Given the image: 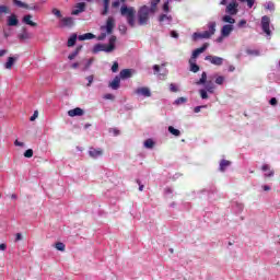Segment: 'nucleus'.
<instances>
[{"label": "nucleus", "mask_w": 280, "mask_h": 280, "mask_svg": "<svg viewBox=\"0 0 280 280\" xmlns=\"http://www.w3.org/2000/svg\"><path fill=\"white\" fill-rule=\"evenodd\" d=\"M120 14L126 19L129 26L136 27L137 10L135 9V7H128L126 4H122L120 7Z\"/></svg>", "instance_id": "obj_1"}, {"label": "nucleus", "mask_w": 280, "mask_h": 280, "mask_svg": "<svg viewBox=\"0 0 280 280\" xmlns=\"http://www.w3.org/2000/svg\"><path fill=\"white\" fill-rule=\"evenodd\" d=\"M150 12H152V10H150L148 5H142L138 9V12H137L138 25L140 26L148 25V23L150 22Z\"/></svg>", "instance_id": "obj_2"}, {"label": "nucleus", "mask_w": 280, "mask_h": 280, "mask_svg": "<svg viewBox=\"0 0 280 280\" xmlns=\"http://www.w3.org/2000/svg\"><path fill=\"white\" fill-rule=\"evenodd\" d=\"M115 43H117V36L112 35L109 37V44H97L94 46V54L97 51H105L106 54H110V51H115Z\"/></svg>", "instance_id": "obj_3"}, {"label": "nucleus", "mask_w": 280, "mask_h": 280, "mask_svg": "<svg viewBox=\"0 0 280 280\" xmlns=\"http://www.w3.org/2000/svg\"><path fill=\"white\" fill-rule=\"evenodd\" d=\"M215 26H217L215 22H209L208 23L209 31H205L203 33H194L192 40H198L200 38H211L213 34H215Z\"/></svg>", "instance_id": "obj_4"}, {"label": "nucleus", "mask_w": 280, "mask_h": 280, "mask_svg": "<svg viewBox=\"0 0 280 280\" xmlns=\"http://www.w3.org/2000/svg\"><path fill=\"white\" fill-rule=\"evenodd\" d=\"M115 30V19L108 18L106 21V25L101 26L102 32H106V34H113Z\"/></svg>", "instance_id": "obj_5"}, {"label": "nucleus", "mask_w": 280, "mask_h": 280, "mask_svg": "<svg viewBox=\"0 0 280 280\" xmlns=\"http://www.w3.org/2000/svg\"><path fill=\"white\" fill-rule=\"evenodd\" d=\"M205 60H208L209 62H211V65H214L215 67H222V65L224 63V58L222 57H218V56H206Z\"/></svg>", "instance_id": "obj_6"}, {"label": "nucleus", "mask_w": 280, "mask_h": 280, "mask_svg": "<svg viewBox=\"0 0 280 280\" xmlns=\"http://www.w3.org/2000/svg\"><path fill=\"white\" fill-rule=\"evenodd\" d=\"M261 27L265 34H267V36H270V18H268V15L262 16Z\"/></svg>", "instance_id": "obj_7"}, {"label": "nucleus", "mask_w": 280, "mask_h": 280, "mask_svg": "<svg viewBox=\"0 0 280 280\" xmlns=\"http://www.w3.org/2000/svg\"><path fill=\"white\" fill-rule=\"evenodd\" d=\"M208 47H209V43H205L200 48L195 49L192 51L190 60L196 62V58H198V55L199 54H205V51H207Z\"/></svg>", "instance_id": "obj_8"}, {"label": "nucleus", "mask_w": 280, "mask_h": 280, "mask_svg": "<svg viewBox=\"0 0 280 280\" xmlns=\"http://www.w3.org/2000/svg\"><path fill=\"white\" fill-rule=\"evenodd\" d=\"M237 8H240V4L235 1H232L228 4L225 12L231 15L237 14Z\"/></svg>", "instance_id": "obj_9"}, {"label": "nucleus", "mask_w": 280, "mask_h": 280, "mask_svg": "<svg viewBox=\"0 0 280 280\" xmlns=\"http://www.w3.org/2000/svg\"><path fill=\"white\" fill-rule=\"evenodd\" d=\"M85 10H86V3H84V2H79V3H77L75 9L72 10L71 14H72L73 16H78V14L84 12Z\"/></svg>", "instance_id": "obj_10"}, {"label": "nucleus", "mask_w": 280, "mask_h": 280, "mask_svg": "<svg viewBox=\"0 0 280 280\" xmlns=\"http://www.w3.org/2000/svg\"><path fill=\"white\" fill-rule=\"evenodd\" d=\"M136 73L135 69H124L119 73V78L121 80H128V78H132V74Z\"/></svg>", "instance_id": "obj_11"}, {"label": "nucleus", "mask_w": 280, "mask_h": 280, "mask_svg": "<svg viewBox=\"0 0 280 280\" xmlns=\"http://www.w3.org/2000/svg\"><path fill=\"white\" fill-rule=\"evenodd\" d=\"M89 154H90L91 159H100V156H103L104 150L90 148Z\"/></svg>", "instance_id": "obj_12"}, {"label": "nucleus", "mask_w": 280, "mask_h": 280, "mask_svg": "<svg viewBox=\"0 0 280 280\" xmlns=\"http://www.w3.org/2000/svg\"><path fill=\"white\" fill-rule=\"evenodd\" d=\"M137 95H143V97H152V92H150V88H138L136 90Z\"/></svg>", "instance_id": "obj_13"}, {"label": "nucleus", "mask_w": 280, "mask_h": 280, "mask_svg": "<svg viewBox=\"0 0 280 280\" xmlns=\"http://www.w3.org/2000/svg\"><path fill=\"white\" fill-rule=\"evenodd\" d=\"M69 117H82L84 115V109L77 107L74 109L68 110Z\"/></svg>", "instance_id": "obj_14"}, {"label": "nucleus", "mask_w": 280, "mask_h": 280, "mask_svg": "<svg viewBox=\"0 0 280 280\" xmlns=\"http://www.w3.org/2000/svg\"><path fill=\"white\" fill-rule=\"evenodd\" d=\"M33 16L32 14H27L23 16V23H25V25H30L31 27H37L38 24L34 21H32Z\"/></svg>", "instance_id": "obj_15"}, {"label": "nucleus", "mask_w": 280, "mask_h": 280, "mask_svg": "<svg viewBox=\"0 0 280 280\" xmlns=\"http://www.w3.org/2000/svg\"><path fill=\"white\" fill-rule=\"evenodd\" d=\"M19 40L23 42V40H30V38H32V34L30 32H27V28H23L22 33H20L18 35Z\"/></svg>", "instance_id": "obj_16"}, {"label": "nucleus", "mask_w": 280, "mask_h": 280, "mask_svg": "<svg viewBox=\"0 0 280 280\" xmlns=\"http://www.w3.org/2000/svg\"><path fill=\"white\" fill-rule=\"evenodd\" d=\"M120 84H121V78L119 75H116L114 80L109 83V86L110 89H113V91H117Z\"/></svg>", "instance_id": "obj_17"}, {"label": "nucleus", "mask_w": 280, "mask_h": 280, "mask_svg": "<svg viewBox=\"0 0 280 280\" xmlns=\"http://www.w3.org/2000/svg\"><path fill=\"white\" fill-rule=\"evenodd\" d=\"M7 24L9 25V27H16V25H19V18H16L15 14H11L8 18Z\"/></svg>", "instance_id": "obj_18"}, {"label": "nucleus", "mask_w": 280, "mask_h": 280, "mask_svg": "<svg viewBox=\"0 0 280 280\" xmlns=\"http://www.w3.org/2000/svg\"><path fill=\"white\" fill-rule=\"evenodd\" d=\"M231 32H233V25L231 24H226L222 27L221 30V34L222 36L226 37V36H231Z\"/></svg>", "instance_id": "obj_19"}, {"label": "nucleus", "mask_w": 280, "mask_h": 280, "mask_svg": "<svg viewBox=\"0 0 280 280\" xmlns=\"http://www.w3.org/2000/svg\"><path fill=\"white\" fill-rule=\"evenodd\" d=\"M19 60V57H9L8 61L4 63V68L11 70L14 67V62Z\"/></svg>", "instance_id": "obj_20"}, {"label": "nucleus", "mask_w": 280, "mask_h": 280, "mask_svg": "<svg viewBox=\"0 0 280 280\" xmlns=\"http://www.w3.org/2000/svg\"><path fill=\"white\" fill-rule=\"evenodd\" d=\"M60 23L62 27H71L73 25V18H62Z\"/></svg>", "instance_id": "obj_21"}, {"label": "nucleus", "mask_w": 280, "mask_h": 280, "mask_svg": "<svg viewBox=\"0 0 280 280\" xmlns=\"http://www.w3.org/2000/svg\"><path fill=\"white\" fill-rule=\"evenodd\" d=\"M231 161L229 160H221L220 162V172H226V167H230Z\"/></svg>", "instance_id": "obj_22"}, {"label": "nucleus", "mask_w": 280, "mask_h": 280, "mask_svg": "<svg viewBox=\"0 0 280 280\" xmlns=\"http://www.w3.org/2000/svg\"><path fill=\"white\" fill-rule=\"evenodd\" d=\"M189 65H190V71L192 73H198L200 71V67L196 63V61L189 59Z\"/></svg>", "instance_id": "obj_23"}, {"label": "nucleus", "mask_w": 280, "mask_h": 280, "mask_svg": "<svg viewBox=\"0 0 280 280\" xmlns=\"http://www.w3.org/2000/svg\"><path fill=\"white\" fill-rule=\"evenodd\" d=\"M95 38V35L93 33H85L83 35H79V40H91Z\"/></svg>", "instance_id": "obj_24"}, {"label": "nucleus", "mask_w": 280, "mask_h": 280, "mask_svg": "<svg viewBox=\"0 0 280 280\" xmlns=\"http://www.w3.org/2000/svg\"><path fill=\"white\" fill-rule=\"evenodd\" d=\"M206 91H208V93H213L215 91V85L213 84V81L206 82Z\"/></svg>", "instance_id": "obj_25"}, {"label": "nucleus", "mask_w": 280, "mask_h": 280, "mask_svg": "<svg viewBox=\"0 0 280 280\" xmlns=\"http://www.w3.org/2000/svg\"><path fill=\"white\" fill-rule=\"evenodd\" d=\"M109 5H110V0H103V7H104V10L102 12L103 16H106V14H108Z\"/></svg>", "instance_id": "obj_26"}, {"label": "nucleus", "mask_w": 280, "mask_h": 280, "mask_svg": "<svg viewBox=\"0 0 280 280\" xmlns=\"http://www.w3.org/2000/svg\"><path fill=\"white\" fill-rule=\"evenodd\" d=\"M13 3L14 5H18V8H25V10H30V5L21 0H13Z\"/></svg>", "instance_id": "obj_27"}, {"label": "nucleus", "mask_w": 280, "mask_h": 280, "mask_svg": "<svg viewBox=\"0 0 280 280\" xmlns=\"http://www.w3.org/2000/svg\"><path fill=\"white\" fill-rule=\"evenodd\" d=\"M168 132H171V135H173L174 137H180V130L172 126L168 127Z\"/></svg>", "instance_id": "obj_28"}, {"label": "nucleus", "mask_w": 280, "mask_h": 280, "mask_svg": "<svg viewBox=\"0 0 280 280\" xmlns=\"http://www.w3.org/2000/svg\"><path fill=\"white\" fill-rule=\"evenodd\" d=\"M80 49H82L81 46H80V47H77L75 50H74L72 54H70V55L68 56V59H69V60H74V58L78 56V54H80Z\"/></svg>", "instance_id": "obj_29"}, {"label": "nucleus", "mask_w": 280, "mask_h": 280, "mask_svg": "<svg viewBox=\"0 0 280 280\" xmlns=\"http://www.w3.org/2000/svg\"><path fill=\"white\" fill-rule=\"evenodd\" d=\"M159 21H160V23H163L164 21H168V23H171V21H172V15L162 14V15H160V18H159Z\"/></svg>", "instance_id": "obj_30"}, {"label": "nucleus", "mask_w": 280, "mask_h": 280, "mask_svg": "<svg viewBox=\"0 0 280 280\" xmlns=\"http://www.w3.org/2000/svg\"><path fill=\"white\" fill-rule=\"evenodd\" d=\"M144 148H148L149 150L154 148V140L153 139H147L144 141Z\"/></svg>", "instance_id": "obj_31"}, {"label": "nucleus", "mask_w": 280, "mask_h": 280, "mask_svg": "<svg viewBox=\"0 0 280 280\" xmlns=\"http://www.w3.org/2000/svg\"><path fill=\"white\" fill-rule=\"evenodd\" d=\"M75 40H78V35H72V36L68 39V47H73V45H75Z\"/></svg>", "instance_id": "obj_32"}, {"label": "nucleus", "mask_w": 280, "mask_h": 280, "mask_svg": "<svg viewBox=\"0 0 280 280\" xmlns=\"http://www.w3.org/2000/svg\"><path fill=\"white\" fill-rule=\"evenodd\" d=\"M159 3H161V0H152L151 1V8H149L151 10V12H156V5H159Z\"/></svg>", "instance_id": "obj_33"}, {"label": "nucleus", "mask_w": 280, "mask_h": 280, "mask_svg": "<svg viewBox=\"0 0 280 280\" xmlns=\"http://www.w3.org/2000/svg\"><path fill=\"white\" fill-rule=\"evenodd\" d=\"M224 23H230V25H233L235 23V19H233L231 15L223 16Z\"/></svg>", "instance_id": "obj_34"}, {"label": "nucleus", "mask_w": 280, "mask_h": 280, "mask_svg": "<svg viewBox=\"0 0 280 280\" xmlns=\"http://www.w3.org/2000/svg\"><path fill=\"white\" fill-rule=\"evenodd\" d=\"M55 248H56L57 250H60L61 253H63V250H65V248H66V245H65V243H62V242H58V243L55 244Z\"/></svg>", "instance_id": "obj_35"}, {"label": "nucleus", "mask_w": 280, "mask_h": 280, "mask_svg": "<svg viewBox=\"0 0 280 280\" xmlns=\"http://www.w3.org/2000/svg\"><path fill=\"white\" fill-rule=\"evenodd\" d=\"M187 102V97H178L177 100H175L174 104H176V106H180V104H186Z\"/></svg>", "instance_id": "obj_36"}, {"label": "nucleus", "mask_w": 280, "mask_h": 280, "mask_svg": "<svg viewBox=\"0 0 280 280\" xmlns=\"http://www.w3.org/2000/svg\"><path fill=\"white\" fill-rule=\"evenodd\" d=\"M207 72H202L200 80L197 82V84H207Z\"/></svg>", "instance_id": "obj_37"}, {"label": "nucleus", "mask_w": 280, "mask_h": 280, "mask_svg": "<svg viewBox=\"0 0 280 280\" xmlns=\"http://www.w3.org/2000/svg\"><path fill=\"white\" fill-rule=\"evenodd\" d=\"M24 156H25V159H32V156H34V150L27 149V150L24 152Z\"/></svg>", "instance_id": "obj_38"}, {"label": "nucleus", "mask_w": 280, "mask_h": 280, "mask_svg": "<svg viewBox=\"0 0 280 280\" xmlns=\"http://www.w3.org/2000/svg\"><path fill=\"white\" fill-rule=\"evenodd\" d=\"M248 56H259V50L246 49Z\"/></svg>", "instance_id": "obj_39"}, {"label": "nucleus", "mask_w": 280, "mask_h": 280, "mask_svg": "<svg viewBox=\"0 0 280 280\" xmlns=\"http://www.w3.org/2000/svg\"><path fill=\"white\" fill-rule=\"evenodd\" d=\"M241 3H247L248 8H253L255 5V0H238Z\"/></svg>", "instance_id": "obj_40"}, {"label": "nucleus", "mask_w": 280, "mask_h": 280, "mask_svg": "<svg viewBox=\"0 0 280 280\" xmlns=\"http://www.w3.org/2000/svg\"><path fill=\"white\" fill-rule=\"evenodd\" d=\"M214 82H215V84H219V85L224 84V77L223 75L217 77Z\"/></svg>", "instance_id": "obj_41"}, {"label": "nucleus", "mask_w": 280, "mask_h": 280, "mask_svg": "<svg viewBox=\"0 0 280 280\" xmlns=\"http://www.w3.org/2000/svg\"><path fill=\"white\" fill-rule=\"evenodd\" d=\"M52 14L57 16V19H62V13L58 9H52Z\"/></svg>", "instance_id": "obj_42"}, {"label": "nucleus", "mask_w": 280, "mask_h": 280, "mask_svg": "<svg viewBox=\"0 0 280 280\" xmlns=\"http://www.w3.org/2000/svg\"><path fill=\"white\" fill-rule=\"evenodd\" d=\"M170 92L171 93H178V88L176 86V84H174V83L170 84Z\"/></svg>", "instance_id": "obj_43"}, {"label": "nucleus", "mask_w": 280, "mask_h": 280, "mask_svg": "<svg viewBox=\"0 0 280 280\" xmlns=\"http://www.w3.org/2000/svg\"><path fill=\"white\" fill-rule=\"evenodd\" d=\"M112 71L113 73H117V71H119V63L117 61L113 63Z\"/></svg>", "instance_id": "obj_44"}, {"label": "nucleus", "mask_w": 280, "mask_h": 280, "mask_svg": "<svg viewBox=\"0 0 280 280\" xmlns=\"http://www.w3.org/2000/svg\"><path fill=\"white\" fill-rule=\"evenodd\" d=\"M201 100H209V94H207L206 90H200Z\"/></svg>", "instance_id": "obj_45"}, {"label": "nucleus", "mask_w": 280, "mask_h": 280, "mask_svg": "<svg viewBox=\"0 0 280 280\" xmlns=\"http://www.w3.org/2000/svg\"><path fill=\"white\" fill-rule=\"evenodd\" d=\"M266 9H267V10H270L271 12H273V10H275V3L268 2L267 5H266Z\"/></svg>", "instance_id": "obj_46"}, {"label": "nucleus", "mask_w": 280, "mask_h": 280, "mask_svg": "<svg viewBox=\"0 0 280 280\" xmlns=\"http://www.w3.org/2000/svg\"><path fill=\"white\" fill-rule=\"evenodd\" d=\"M153 71H154V74L158 75V73L161 71V66L154 65L153 66Z\"/></svg>", "instance_id": "obj_47"}, {"label": "nucleus", "mask_w": 280, "mask_h": 280, "mask_svg": "<svg viewBox=\"0 0 280 280\" xmlns=\"http://www.w3.org/2000/svg\"><path fill=\"white\" fill-rule=\"evenodd\" d=\"M163 11H164V12H170V1H167V2H165V3L163 4Z\"/></svg>", "instance_id": "obj_48"}, {"label": "nucleus", "mask_w": 280, "mask_h": 280, "mask_svg": "<svg viewBox=\"0 0 280 280\" xmlns=\"http://www.w3.org/2000/svg\"><path fill=\"white\" fill-rule=\"evenodd\" d=\"M202 108H207V105H202V106H197L194 108V113H200V110H202Z\"/></svg>", "instance_id": "obj_49"}, {"label": "nucleus", "mask_w": 280, "mask_h": 280, "mask_svg": "<svg viewBox=\"0 0 280 280\" xmlns=\"http://www.w3.org/2000/svg\"><path fill=\"white\" fill-rule=\"evenodd\" d=\"M120 5V0H114L112 3V8H119Z\"/></svg>", "instance_id": "obj_50"}, {"label": "nucleus", "mask_w": 280, "mask_h": 280, "mask_svg": "<svg viewBox=\"0 0 280 280\" xmlns=\"http://www.w3.org/2000/svg\"><path fill=\"white\" fill-rule=\"evenodd\" d=\"M86 80H88V86H91V84H93V75L86 77Z\"/></svg>", "instance_id": "obj_51"}, {"label": "nucleus", "mask_w": 280, "mask_h": 280, "mask_svg": "<svg viewBox=\"0 0 280 280\" xmlns=\"http://www.w3.org/2000/svg\"><path fill=\"white\" fill-rule=\"evenodd\" d=\"M23 240V235L21 233L15 234V242H21Z\"/></svg>", "instance_id": "obj_52"}, {"label": "nucleus", "mask_w": 280, "mask_h": 280, "mask_svg": "<svg viewBox=\"0 0 280 280\" xmlns=\"http://www.w3.org/2000/svg\"><path fill=\"white\" fill-rule=\"evenodd\" d=\"M106 39V33H101V35H98L97 40H105Z\"/></svg>", "instance_id": "obj_53"}, {"label": "nucleus", "mask_w": 280, "mask_h": 280, "mask_svg": "<svg viewBox=\"0 0 280 280\" xmlns=\"http://www.w3.org/2000/svg\"><path fill=\"white\" fill-rule=\"evenodd\" d=\"M37 117H38V110H35L33 116L31 117V121H35Z\"/></svg>", "instance_id": "obj_54"}, {"label": "nucleus", "mask_w": 280, "mask_h": 280, "mask_svg": "<svg viewBox=\"0 0 280 280\" xmlns=\"http://www.w3.org/2000/svg\"><path fill=\"white\" fill-rule=\"evenodd\" d=\"M91 65H93V59H89L86 65H85V68H84V71H86V69H89V67H91Z\"/></svg>", "instance_id": "obj_55"}, {"label": "nucleus", "mask_w": 280, "mask_h": 280, "mask_svg": "<svg viewBox=\"0 0 280 280\" xmlns=\"http://www.w3.org/2000/svg\"><path fill=\"white\" fill-rule=\"evenodd\" d=\"M14 145L19 147V148H23V145H25V143L19 141V140H15L14 141Z\"/></svg>", "instance_id": "obj_56"}, {"label": "nucleus", "mask_w": 280, "mask_h": 280, "mask_svg": "<svg viewBox=\"0 0 280 280\" xmlns=\"http://www.w3.org/2000/svg\"><path fill=\"white\" fill-rule=\"evenodd\" d=\"M136 183L139 185V191H143V184H141V180L137 179Z\"/></svg>", "instance_id": "obj_57"}, {"label": "nucleus", "mask_w": 280, "mask_h": 280, "mask_svg": "<svg viewBox=\"0 0 280 280\" xmlns=\"http://www.w3.org/2000/svg\"><path fill=\"white\" fill-rule=\"evenodd\" d=\"M269 104L271 106H277V98L272 97L270 101H269Z\"/></svg>", "instance_id": "obj_58"}, {"label": "nucleus", "mask_w": 280, "mask_h": 280, "mask_svg": "<svg viewBox=\"0 0 280 280\" xmlns=\"http://www.w3.org/2000/svg\"><path fill=\"white\" fill-rule=\"evenodd\" d=\"M261 170H262V172H268V170H270V165L264 164V165L261 166Z\"/></svg>", "instance_id": "obj_59"}, {"label": "nucleus", "mask_w": 280, "mask_h": 280, "mask_svg": "<svg viewBox=\"0 0 280 280\" xmlns=\"http://www.w3.org/2000/svg\"><path fill=\"white\" fill-rule=\"evenodd\" d=\"M272 176H275V171H270L269 174H265L266 178H270Z\"/></svg>", "instance_id": "obj_60"}, {"label": "nucleus", "mask_w": 280, "mask_h": 280, "mask_svg": "<svg viewBox=\"0 0 280 280\" xmlns=\"http://www.w3.org/2000/svg\"><path fill=\"white\" fill-rule=\"evenodd\" d=\"M171 36L172 38H178V34L176 33V31H172Z\"/></svg>", "instance_id": "obj_61"}, {"label": "nucleus", "mask_w": 280, "mask_h": 280, "mask_svg": "<svg viewBox=\"0 0 280 280\" xmlns=\"http://www.w3.org/2000/svg\"><path fill=\"white\" fill-rule=\"evenodd\" d=\"M8 248V245L5 243L0 244V250H5Z\"/></svg>", "instance_id": "obj_62"}, {"label": "nucleus", "mask_w": 280, "mask_h": 280, "mask_svg": "<svg viewBox=\"0 0 280 280\" xmlns=\"http://www.w3.org/2000/svg\"><path fill=\"white\" fill-rule=\"evenodd\" d=\"M246 25V21L245 20H241L240 23H238V27H242Z\"/></svg>", "instance_id": "obj_63"}, {"label": "nucleus", "mask_w": 280, "mask_h": 280, "mask_svg": "<svg viewBox=\"0 0 280 280\" xmlns=\"http://www.w3.org/2000/svg\"><path fill=\"white\" fill-rule=\"evenodd\" d=\"M262 189H264V191H270V186L264 185V186H262Z\"/></svg>", "instance_id": "obj_64"}]
</instances>
